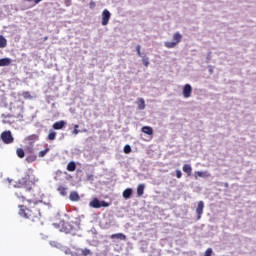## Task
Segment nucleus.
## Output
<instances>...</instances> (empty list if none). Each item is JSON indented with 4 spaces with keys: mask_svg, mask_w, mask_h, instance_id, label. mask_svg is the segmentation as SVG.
Wrapping results in <instances>:
<instances>
[{
    "mask_svg": "<svg viewBox=\"0 0 256 256\" xmlns=\"http://www.w3.org/2000/svg\"><path fill=\"white\" fill-rule=\"evenodd\" d=\"M26 141H28L31 145H33V143H35L36 141H39V135L32 134L26 137Z\"/></svg>",
    "mask_w": 256,
    "mask_h": 256,
    "instance_id": "obj_16",
    "label": "nucleus"
},
{
    "mask_svg": "<svg viewBox=\"0 0 256 256\" xmlns=\"http://www.w3.org/2000/svg\"><path fill=\"white\" fill-rule=\"evenodd\" d=\"M21 95L24 99H33V96L31 95V92H29V91H24V92H22Z\"/></svg>",
    "mask_w": 256,
    "mask_h": 256,
    "instance_id": "obj_27",
    "label": "nucleus"
},
{
    "mask_svg": "<svg viewBox=\"0 0 256 256\" xmlns=\"http://www.w3.org/2000/svg\"><path fill=\"white\" fill-rule=\"evenodd\" d=\"M81 133H87V129L81 130Z\"/></svg>",
    "mask_w": 256,
    "mask_h": 256,
    "instance_id": "obj_40",
    "label": "nucleus"
},
{
    "mask_svg": "<svg viewBox=\"0 0 256 256\" xmlns=\"http://www.w3.org/2000/svg\"><path fill=\"white\" fill-rule=\"evenodd\" d=\"M124 153H126V155H129V153H131V146L130 145H125L124 146Z\"/></svg>",
    "mask_w": 256,
    "mask_h": 256,
    "instance_id": "obj_33",
    "label": "nucleus"
},
{
    "mask_svg": "<svg viewBox=\"0 0 256 256\" xmlns=\"http://www.w3.org/2000/svg\"><path fill=\"white\" fill-rule=\"evenodd\" d=\"M109 203L106 201H101L97 198H94L90 203L89 206L92 207V209H101V207H109Z\"/></svg>",
    "mask_w": 256,
    "mask_h": 256,
    "instance_id": "obj_6",
    "label": "nucleus"
},
{
    "mask_svg": "<svg viewBox=\"0 0 256 256\" xmlns=\"http://www.w3.org/2000/svg\"><path fill=\"white\" fill-rule=\"evenodd\" d=\"M207 59H208V60L211 59V52L208 53Z\"/></svg>",
    "mask_w": 256,
    "mask_h": 256,
    "instance_id": "obj_39",
    "label": "nucleus"
},
{
    "mask_svg": "<svg viewBox=\"0 0 256 256\" xmlns=\"http://www.w3.org/2000/svg\"><path fill=\"white\" fill-rule=\"evenodd\" d=\"M137 197H143V193H145V184H139L137 186Z\"/></svg>",
    "mask_w": 256,
    "mask_h": 256,
    "instance_id": "obj_17",
    "label": "nucleus"
},
{
    "mask_svg": "<svg viewBox=\"0 0 256 256\" xmlns=\"http://www.w3.org/2000/svg\"><path fill=\"white\" fill-rule=\"evenodd\" d=\"M77 169V164L74 161H71L67 165V171L73 172Z\"/></svg>",
    "mask_w": 256,
    "mask_h": 256,
    "instance_id": "obj_23",
    "label": "nucleus"
},
{
    "mask_svg": "<svg viewBox=\"0 0 256 256\" xmlns=\"http://www.w3.org/2000/svg\"><path fill=\"white\" fill-rule=\"evenodd\" d=\"M26 161H27L28 163H33V161H37V156H28V157L26 158Z\"/></svg>",
    "mask_w": 256,
    "mask_h": 256,
    "instance_id": "obj_30",
    "label": "nucleus"
},
{
    "mask_svg": "<svg viewBox=\"0 0 256 256\" xmlns=\"http://www.w3.org/2000/svg\"><path fill=\"white\" fill-rule=\"evenodd\" d=\"M195 179H199V177H202L203 179H207V177H211V174L207 171H196L194 172Z\"/></svg>",
    "mask_w": 256,
    "mask_h": 256,
    "instance_id": "obj_10",
    "label": "nucleus"
},
{
    "mask_svg": "<svg viewBox=\"0 0 256 256\" xmlns=\"http://www.w3.org/2000/svg\"><path fill=\"white\" fill-rule=\"evenodd\" d=\"M13 60L11 58H1L0 59V67H9Z\"/></svg>",
    "mask_w": 256,
    "mask_h": 256,
    "instance_id": "obj_14",
    "label": "nucleus"
},
{
    "mask_svg": "<svg viewBox=\"0 0 256 256\" xmlns=\"http://www.w3.org/2000/svg\"><path fill=\"white\" fill-rule=\"evenodd\" d=\"M47 153H49V148H46V149L40 151L38 154V157H45V155H47Z\"/></svg>",
    "mask_w": 256,
    "mask_h": 256,
    "instance_id": "obj_28",
    "label": "nucleus"
},
{
    "mask_svg": "<svg viewBox=\"0 0 256 256\" xmlns=\"http://www.w3.org/2000/svg\"><path fill=\"white\" fill-rule=\"evenodd\" d=\"M181 41H183V35H181L179 32H176L173 34V42H165L164 46L167 49H175V47H177Z\"/></svg>",
    "mask_w": 256,
    "mask_h": 256,
    "instance_id": "obj_4",
    "label": "nucleus"
},
{
    "mask_svg": "<svg viewBox=\"0 0 256 256\" xmlns=\"http://www.w3.org/2000/svg\"><path fill=\"white\" fill-rule=\"evenodd\" d=\"M136 52L138 57H143V54L141 53V45L136 46Z\"/></svg>",
    "mask_w": 256,
    "mask_h": 256,
    "instance_id": "obj_34",
    "label": "nucleus"
},
{
    "mask_svg": "<svg viewBox=\"0 0 256 256\" xmlns=\"http://www.w3.org/2000/svg\"><path fill=\"white\" fill-rule=\"evenodd\" d=\"M71 4H72L71 0H64V5L66 7H71Z\"/></svg>",
    "mask_w": 256,
    "mask_h": 256,
    "instance_id": "obj_36",
    "label": "nucleus"
},
{
    "mask_svg": "<svg viewBox=\"0 0 256 256\" xmlns=\"http://www.w3.org/2000/svg\"><path fill=\"white\" fill-rule=\"evenodd\" d=\"M175 173H176L177 179H181L183 177V173L181 172V170H176Z\"/></svg>",
    "mask_w": 256,
    "mask_h": 256,
    "instance_id": "obj_35",
    "label": "nucleus"
},
{
    "mask_svg": "<svg viewBox=\"0 0 256 256\" xmlns=\"http://www.w3.org/2000/svg\"><path fill=\"white\" fill-rule=\"evenodd\" d=\"M69 199H70V201H79V199H80L79 193H77L76 191L70 192Z\"/></svg>",
    "mask_w": 256,
    "mask_h": 256,
    "instance_id": "obj_22",
    "label": "nucleus"
},
{
    "mask_svg": "<svg viewBox=\"0 0 256 256\" xmlns=\"http://www.w3.org/2000/svg\"><path fill=\"white\" fill-rule=\"evenodd\" d=\"M111 19V12H109V10L104 9L102 12V21L101 24L103 25V27L109 25V21Z\"/></svg>",
    "mask_w": 256,
    "mask_h": 256,
    "instance_id": "obj_7",
    "label": "nucleus"
},
{
    "mask_svg": "<svg viewBox=\"0 0 256 256\" xmlns=\"http://www.w3.org/2000/svg\"><path fill=\"white\" fill-rule=\"evenodd\" d=\"M205 209V202L199 201L198 206L196 208L197 221L201 219V215H203V210Z\"/></svg>",
    "mask_w": 256,
    "mask_h": 256,
    "instance_id": "obj_9",
    "label": "nucleus"
},
{
    "mask_svg": "<svg viewBox=\"0 0 256 256\" xmlns=\"http://www.w3.org/2000/svg\"><path fill=\"white\" fill-rule=\"evenodd\" d=\"M28 1L29 3H31V1H33L35 3V5H39V3H41V1L43 0H26Z\"/></svg>",
    "mask_w": 256,
    "mask_h": 256,
    "instance_id": "obj_37",
    "label": "nucleus"
},
{
    "mask_svg": "<svg viewBox=\"0 0 256 256\" xmlns=\"http://www.w3.org/2000/svg\"><path fill=\"white\" fill-rule=\"evenodd\" d=\"M142 133H145L146 135H153V128L150 126H144L141 128Z\"/></svg>",
    "mask_w": 256,
    "mask_h": 256,
    "instance_id": "obj_21",
    "label": "nucleus"
},
{
    "mask_svg": "<svg viewBox=\"0 0 256 256\" xmlns=\"http://www.w3.org/2000/svg\"><path fill=\"white\" fill-rule=\"evenodd\" d=\"M57 191L62 197H67V188L65 186L59 185Z\"/></svg>",
    "mask_w": 256,
    "mask_h": 256,
    "instance_id": "obj_19",
    "label": "nucleus"
},
{
    "mask_svg": "<svg viewBox=\"0 0 256 256\" xmlns=\"http://www.w3.org/2000/svg\"><path fill=\"white\" fill-rule=\"evenodd\" d=\"M5 47H7V39L0 35V49H5Z\"/></svg>",
    "mask_w": 256,
    "mask_h": 256,
    "instance_id": "obj_24",
    "label": "nucleus"
},
{
    "mask_svg": "<svg viewBox=\"0 0 256 256\" xmlns=\"http://www.w3.org/2000/svg\"><path fill=\"white\" fill-rule=\"evenodd\" d=\"M124 199H131V196L133 195V189L132 188H127L123 191L122 193Z\"/></svg>",
    "mask_w": 256,
    "mask_h": 256,
    "instance_id": "obj_18",
    "label": "nucleus"
},
{
    "mask_svg": "<svg viewBox=\"0 0 256 256\" xmlns=\"http://www.w3.org/2000/svg\"><path fill=\"white\" fill-rule=\"evenodd\" d=\"M73 135H79V124L74 125Z\"/></svg>",
    "mask_w": 256,
    "mask_h": 256,
    "instance_id": "obj_32",
    "label": "nucleus"
},
{
    "mask_svg": "<svg viewBox=\"0 0 256 256\" xmlns=\"http://www.w3.org/2000/svg\"><path fill=\"white\" fill-rule=\"evenodd\" d=\"M91 255V250L85 248V249H81V248H78L76 251H75V256H89Z\"/></svg>",
    "mask_w": 256,
    "mask_h": 256,
    "instance_id": "obj_11",
    "label": "nucleus"
},
{
    "mask_svg": "<svg viewBox=\"0 0 256 256\" xmlns=\"http://www.w3.org/2000/svg\"><path fill=\"white\" fill-rule=\"evenodd\" d=\"M53 129H55L56 131H59L61 129H63L65 127V121L64 120H60L57 121L53 124Z\"/></svg>",
    "mask_w": 256,
    "mask_h": 256,
    "instance_id": "obj_13",
    "label": "nucleus"
},
{
    "mask_svg": "<svg viewBox=\"0 0 256 256\" xmlns=\"http://www.w3.org/2000/svg\"><path fill=\"white\" fill-rule=\"evenodd\" d=\"M110 239H120V241H127V236L123 233L112 234Z\"/></svg>",
    "mask_w": 256,
    "mask_h": 256,
    "instance_id": "obj_15",
    "label": "nucleus"
},
{
    "mask_svg": "<svg viewBox=\"0 0 256 256\" xmlns=\"http://www.w3.org/2000/svg\"><path fill=\"white\" fill-rule=\"evenodd\" d=\"M137 105H138V109L140 111H143V109H145V99L143 98H138L136 101Z\"/></svg>",
    "mask_w": 256,
    "mask_h": 256,
    "instance_id": "obj_20",
    "label": "nucleus"
},
{
    "mask_svg": "<svg viewBox=\"0 0 256 256\" xmlns=\"http://www.w3.org/2000/svg\"><path fill=\"white\" fill-rule=\"evenodd\" d=\"M56 137H57V132L50 130L48 134L49 141H55Z\"/></svg>",
    "mask_w": 256,
    "mask_h": 256,
    "instance_id": "obj_26",
    "label": "nucleus"
},
{
    "mask_svg": "<svg viewBox=\"0 0 256 256\" xmlns=\"http://www.w3.org/2000/svg\"><path fill=\"white\" fill-rule=\"evenodd\" d=\"M191 93H193V87H191V84H185L182 89V95L185 99H189L191 97Z\"/></svg>",
    "mask_w": 256,
    "mask_h": 256,
    "instance_id": "obj_8",
    "label": "nucleus"
},
{
    "mask_svg": "<svg viewBox=\"0 0 256 256\" xmlns=\"http://www.w3.org/2000/svg\"><path fill=\"white\" fill-rule=\"evenodd\" d=\"M16 155L20 159H23V157H25V150H23V148H17Z\"/></svg>",
    "mask_w": 256,
    "mask_h": 256,
    "instance_id": "obj_25",
    "label": "nucleus"
},
{
    "mask_svg": "<svg viewBox=\"0 0 256 256\" xmlns=\"http://www.w3.org/2000/svg\"><path fill=\"white\" fill-rule=\"evenodd\" d=\"M204 256H213V249L212 248L206 249V251L204 252Z\"/></svg>",
    "mask_w": 256,
    "mask_h": 256,
    "instance_id": "obj_31",
    "label": "nucleus"
},
{
    "mask_svg": "<svg viewBox=\"0 0 256 256\" xmlns=\"http://www.w3.org/2000/svg\"><path fill=\"white\" fill-rule=\"evenodd\" d=\"M142 63H143V65H144L145 67H149V58L143 56V57H142Z\"/></svg>",
    "mask_w": 256,
    "mask_h": 256,
    "instance_id": "obj_29",
    "label": "nucleus"
},
{
    "mask_svg": "<svg viewBox=\"0 0 256 256\" xmlns=\"http://www.w3.org/2000/svg\"><path fill=\"white\" fill-rule=\"evenodd\" d=\"M19 209L20 217H24V219H29L34 223L37 221H41V210L39 209V206L37 204L29 207H27V205H19Z\"/></svg>",
    "mask_w": 256,
    "mask_h": 256,
    "instance_id": "obj_2",
    "label": "nucleus"
},
{
    "mask_svg": "<svg viewBox=\"0 0 256 256\" xmlns=\"http://www.w3.org/2000/svg\"><path fill=\"white\" fill-rule=\"evenodd\" d=\"M96 6V3H95V1H90V3H89V7H90V9H93L94 7Z\"/></svg>",
    "mask_w": 256,
    "mask_h": 256,
    "instance_id": "obj_38",
    "label": "nucleus"
},
{
    "mask_svg": "<svg viewBox=\"0 0 256 256\" xmlns=\"http://www.w3.org/2000/svg\"><path fill=\"white\" fill-rule=\"evenodd\" d=\"M0 138L2 139L3 143L5 145H11L15 141V138H13V134H11V131H4L1 133Z\"/></svg>",
    "mask_w": 256,
    "mask_h": 256,
    "instance_id": "obj_5",
    "label": "nucleus"
},
{
    "mask_svg": "<svg viewBox=\"0 0 256 256\" xmlns=\"http://www.w3.org/2000/svg\"><path fill=\"white\" fill-rule=\"evenodd\" d=\"M182 170L188 177H191V174L193 173V167H191L190 164H184Z\"/></svg>",
    "mask_w": 256,
    "mask_h": 256,
    "instance_id": "obj_12",
    "label": "nucleus"
},
{
    "mask_svg": "<svg viewBox=\"0 0 256 256\" xmlns=\"http://www.w3.org/2000/svg\"><path fill=\"white\" fill-rule=\"evenodd\" d=\"M10 111L12 114L1 115V118L3 119L2 123H4V125L9 123V121H7V117L9 119H11V117H14L15 119H23V106H18L17 108L12 106L10 107Z\"/></svg>",
    "mask_w": 256,
    "mask_h": 256,
    "instance_id": "obj_3",
    "label": "nucleus"
},
{
    "mask_svg": "<svg viewBox=\"0 0 256 256\" xmlns=\"http://www.w3.org/2000/svg\"><path fill=\"white\" fill-rule=\"evenodd\" d=\"M29 183L31 182L26 178L18 180L14 187L22 189V191L16 192L15 195L18 199H21L23 203L27 201L29 205H37V194H35V190L29 186Z\"/></svg>",
    "mask_w": 256,
    "mask_h": 256,
    "instance_id": "obj_1",
    "label": "nucleus"
}]
</instances>
